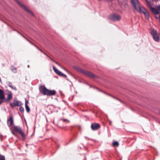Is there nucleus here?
Instances as JSON below:
<instances>
[{
    "label": "nucleus",
    "instance_id": "f257e3e1",
    "mask_svg": "<svg viewBox=\"0 0 160 160\" xmlns=\"http://www.w3.org/2000/svg\"><path fill=\"white\" fill-rule=\"evenodd\" d=\"M39 90L44 95L53 96L56 94V91L55 90H49L43 86L40 87Z\"/></svg>",
    "mask_w": 160,
    "mask_h": 160
},
{
    "label": "nucleus",
    "instance_id": "f03ea898",
    "mask_svg": "<svg viewBox=\"0 0 160 160\" xmlns=\"http://www.w3.org/2000/svg\"><path fill=\"white\" fill-rule=\"evenodd\" d=\"M13 128L15 132H18L21 135L22 140H25V135L21 128L19 126H14Z\"/></svg>",
    "mask_w": 160,
    "mask_h": 160
},
{
    "label": "nucleus",
    "instance_id": "7ed1b4c3",
    "mask_svg": "<svg viewBox=\"0 0 160 160\" xmlns=\"http://www.w3.org/2000/svg\"><path fill=\"white\" fill-rule=\"evenodd\" d=\"M77 70L79 71L80 72L82 73H83L86 75L87 76L91 78H95L96 76H95L92 73L87 71H85L84 70H83L82 69H81L80 68H76Z\"/></svg>",
    "mask_w": 160,
    "mask_h": 160
},
{
    "label": "nucleus",
    "instance_id": "20e7f679",
    "mask_svg": "<svg viewBox=\"0 0 160 160\" xmlns=\"http://www.w3.org/2000/svg\"><path fill=\"white\" fill-rule=\"evenodd\" d=\"M16 2H17V3L22 8L24 9L26 11H27V12H28V13H29L30 14H31L32 16H34V14L32 13V12H31L30 10H29L25 5H23L22 4L21 2H20L19 1H18V0H16Z\"/></svg>",
    "mask_w": 160,
    "mask_h": 160
},
{
    "label": "nucleus",
    "instance_id": "39448f33",
    "mask_svg": "<svg viewBox=\"0 0 160 160\" xmlns=\"http://www.w3.org/2000/svg\"><path fill=\"white\" fill-rule=\"evenodd\" d=\"M151 33L155 41L156 42H158L159 41V38L156 31L154 29H152L151 31Z\"/></svg>",
    "mask_w": 160,
    "mask_h": 160
},
{
    "label": "nucleus",
    "instance_id": "423d86ee",
    "mask_svg": "<svg viewBox=\"0 0 160 160\" xmlns=\"http://www.w3.org/2000/svg\"><path fill=\"white\" fill-rule=\"evenodd\" d=\"M109 18L110 20L115 21L119 20L121 19V17L119 15L112 14L110 15Z\"/></svg>",
    "mask_w": 160,
    "mask_h": 160
},
{
    "label": "nucleus",
    "instance_id": "0eeeda50",
    "mask_svg": "<svg viewBox=\"0 0 160 160\" xmlns=\"http://www.w3.org/2000/svg\"><path fill=\"white\" fill-rule=\"evenodd\" d=\"M132 5L134 7V9L136 10H138V7L140 5L139 2L138 0H131Z\"/></svg>",
    "mask_w": 160,
    "mask_h": 160
},
{
    "label": "nucleus",
    "instance_id": "6e6552de",
    "mask_svg": "<svg viewBox=\"0 0 160 160\" xmlns=\"http://www.w3.org/2000/svg\"><path fill=\"white\" fill-rule=\"evenodd\" d=\"M53 69L54 71L58 75L62 76L65 78H67V76L64 74L62 73L61 72L57 69L54 66H52Z\"/></svg>",
    "mask_w": 160,
    "mask_h": 160
},
{
    "label": "nucleus",
    "instance_id": "1a4fd4ad",
    "mask_svg": "<svg viewBox=\"0 0 160 160\" xmlns=\"http://www.w3.org/2000/svg\"><path fill=\"white\" fill-rule=\"evenodd\" d=\"M12 98V94L11 91H8L7 93V97L6 99L5 98L4 101L6 102L10 101Z\"/></svg>",
    "mask_w": 160,
    "mask_h": 160
},
{
    "label": "nucleus",
    "instance_id": "9d476101",
    "mask_svg": "<svg viewBox=\"0 0 160 160\" xmlns=\"http://www.w3.org/2000/svg\"><path fill=\"white\" fill-rule=\"evenodd\" d=\"M22 105L21 102L20 101H14L10 104V106L12 108L15 106H19Z\"/></svg>",
    "mask_w": 160,
    "mask_h": 160
},
{
    "label": "nucleus",
    "instance_id": "9b49d317",
    "mask_svg": "<svg viewBox=\"0 0 160 160\" xmlns=\"http://www.w3.org/2000/svg\"><path fill=\"white\" fill-rule=\"evenodd\" d=\"M100 128V125L98 123H93L91 125V128L93 130H96L99 128Z\"/></svg>",
    "mask_w": 160,
    "mask_h": 160
},
{
    "label": "nucleus",
    "instance_id": "f8f14e48",
    "mask_svg": "<svg viewBox=\"0 0 160 160\" xmlns=\"http://www.w3.org/2000/svg\"><path fill=\"white\" fill-rule=\"evenodd\" d=\"M13 118L12 116H11L7 120V124L8 127H11L13 124Z\"/></svg>",
    "mask_w": 160,
    "mask_h": 160
},
{
    "label": "nucleus",
    "instance_id": "ddd939ff",
    "mask_svg": "<svg viewBox=\"0 0 160 160\" xmlns=\"http://www.w3.org/2000/svg\"><path fill=\"white\" fill-rule=\"evenodd\" d=\"M139 12L141 13H142L144 12H145L146 10L143 7L139 6L138 7V10Z\"/></svg>",
    "mask_w": 160,
    "mask_h": 160
},
{
    "label": "nucleus",
    "instance_id": "4468645a",
    "mask_svg": "<svg viewBox=\"0 0 160 160\" xmlns=\"http://www.w3.org/2000/svg\"><path fill=\"white\" fill-rule=\"evenodd\" d=\"M150 10L152 12L155 13L156 15L158 14H159V12L158 11V9H157L153 7H150Z\"/></svg>",
    "mask_w": 160,
    "mask_h": 160
},
{
    "label": "nucleus",
    "instance_id": "2eb2a0df",
    "mask_svg": "<svg viewBox=\"0 0 160 160\" xmlns=\"http://www.w3.org/2000/svg\"><path fill=\"white\" fill-rule=\"evenodd\" d=\"M5 99V96L4 92L1 89H0V99L1 100H3Z\"/></svg>",
    "mask_w": 160,
    "mask_h": 160
},
{
    "label": "nucleus",
    "instance_id": "dca6fc26",
    "mask_svg": "<svg viewBox=\"0 0 160 160\" xmlns=\"http://www.w3.org/2000/svg\"><path fill=\"white\" fill-rule=\"evenodd\" d=\"M142 13H143L146 18L147 19H149V14L148 11L146 10L145 12H144Z\"/></svg>",
    "mask_w": 160,
    "mask_h": 160
},
{
    "label": "nucleus",
    "instance_id": "f3484780",
    "mask_svg": "<svg viewBox=\"0 0 160 160\" xmlns=\"http://www.w3.org/2000/svg\"><path fill=\"white\" fill-rule=\"evenodd\" d=\"M119 143L117 141H115L112 142V145L113 147L116 146L118 147L119 146Z\"/></svg>",
    "mask_w": 160,
    "mask_h": 160
},
{
    "label": "nucleus",
    "instance_id": "a211bd4d",
    "mask_svg": "<svg viewBox=\"0 0 160 160\" xmlns=\"http://www.w3.org/2000/svg\"><path fill=\"white\" fill-rule=\"evenodd\" d=\"M25 108L27 112H29L30 111V109L28 106H25Z\"/></svg>",
    "mask_w": 160,
    "mask_h": 160
},
{
    "label": "nucleus",
    "instance_id": "6ab92c4d",
    "mask_svg": "<svg viewBox=\"0 0 160 160\" xmlns=\"http://www.w3.org/2000/svg\"><path fill=\"white\" fill-rule=\"evenodd\" d=\"M9 86L11 87L12 89L15 90H16L17 89L16 87L15 86H12L11 84V83L9 85Z\"/></svg>",
    "mask_w": 160,
    "mask_h": 160
},
{
    "label": "nucleus",
    "instance_id": "aec40b11",
    "mask_svg": "<svg viewBox=\"0 0 160 160\" xmlns=\"http://www.w3.org/2000/svg\"><path fill=\"white\" fill-rule=\"evenodd\" d=\"M0 160H5V156L0 154Z\"/></svg>",
    "mask_w": 160,
    "mask_h": 160
},
{
    "label": "nucleus",
    "instance_id": "412c9836",
    "mask_svg": "<svg viewBox=\"0 0 160 160\" xmlns=\"http://www.w3.org/2000/svg\"><path fill=\"white\" fill-rule=\"evenodd\" d=\"M19 110L21 113H23L24 112V109L23 107H20L19 108Z\"/></svg>",
    "mask_w": 160,
    "mask_h": 160
},
{
    "label": "nucleus",
    "instance_id": "4be33fe9",
    "mask_svg": "<svg viewBox=\"0 0 160 160\" xmlns=\"http://www.w3.org/2000/svg\"><path fill=\"white\" fill-rule=\"evenodd\" d=\"M146 1H147V0H146ZM147 1V5L148 6V7H151V3L150 2H148V1Z\"/></svg>",
    "mask_w": 160,
    "mask_h": 160
},
{
    "label": "nucleus",
    "instance_id": "5701e85b",
    "mask_svg": "<svg viewBox=\"0 0 160 160\" xmlns=\"http://www.w3.org/2000/svg\"><path fill=\"white\" fill-rule=\"evenodd\" d=\"M54 62H55L56 64H57L60 67H62V66H61L60 64L58 63L57 62H56L55 61H54Z\"/></svg>",
    "mask_w": 160,
    "mask_h": 160
},
{
    "label": "nucleus",
    "instance_id": "b1692460",
    "mask_svg": "<svg viewBox=\"0 0 160 160\" xmlns=\"http://www.w3.org/2000/svg\"><path fill=\"white\" fill-rule=\"evenodd\" d=\"M28 101L27 100H26L25 102V106H28Z\"/></svg>",
    "mask_w": 160,
    "mask_h": 160
},
{
    "label": "nucleus",
    "instance_id": "393cba45",
    "mask_svg": "<svg viewBox=\"0 0 160 160\" xmlns=\"http://www.w3.org/2000/svg\"><path fill=\"white\" fill-rule=\"evenodd\" d=\"M1 101H0V105H1L2 103H4V102H6L4 101V100H2Z\"/></svg>",
    "mask_w": 160,
    "mask_h": 160
},
{
    "label": "nucleus",
    "instance_id": "a878e982",
    "mask_svg": "<svg viewBox=\"0 0 160 160\" xmlns=\"http://www.w3.org/2000/svg\"><path fill=\"white\" fill-rule=\"evenodd\" d=\"M66 72L69 74H71V72L68 70L66 71Z\"/></svg>",
    "mask_w": 160,
    "mask_h": 160
},
{
    "label": "nucleus",
    "instance_id": "bb28decb",
    "mask_svg": "<svg viewBox=\"0 0 160 160\" xmlns=\"http://www.w3.org/2000/svg\"><path fill=\"white\" fill-rule=\"evenodd\" d=\"M157 9H158V10L160 11V6H158L157 7Z\"/></svg>",
    "mask_w": 160,
    "mask_h": 160
},
{
    "label": "nucleus",
    "instance_id": "cd10ccee",
    "mask_svg": "<svg viewBox=\"0 0 160 160\" xmlns=\"http://www.w3.org/2000/svg\"><path fill=\"white\" fill-rule=\"evenodd\" d=\"M61 68H62V69H63V70H64L66 72V71L67 70V69H65V68L63 67H61Z\"/></svg>",
    "mask_w": 160,
    "mask_h": 160
},
{
    "label": "nucleus",
    "instance_id": "c85d7f7f",
    "mask_svg": "<svg viewBox=\"0 0 160 160\" xmlns=\"http://www.w3.org/2000/svg\"><path fill=\"white\" fill-rule=\"evenodd\" d=\"M12 134H13V135H15V132H14V131H12Z\"/></svg>",
    "mask_w": 160,
    "mask_h": 160
},
{
    "label": "nucleus",
    "instance_id": "c756f323",
    "mask_svg": "<svg viewBox=\"0 0 160 160\" xmlns=\"http://www.w3.org/2000/svg\"><path fill=\"white\" fill-rule=\"evenodd\" d=\"M39 49V50L41 51V52H42V51L41 50L39 49Z\"/></svg>",
    "mask_w": 160,
    "mask_h": 160
},
{
    "label": "nucleus",
    "instance_id": "7c9ffc66",
    "mask_svg": "<svg viewBox=\"0 0 160 160\" xmlns=\"http://www.w3.org/2000/svg\"><path fill=\"white\" fill-rule=\"evenodd\" d=\"M52 61L53 62H54V61H54V60H53V59H52Z\"/></svg>",
    "mask_w": 160,
    "mask_h": 160
},
{
    "label": "nucleus",
    "instance_id": "2f4dec72",
    "mask_svg": "<svg viewBox=\"0 0 160 160\" xmlns=\"http://www.w3.org/2000/svg\"><path fill=\"white\" fill-rule=\"evenodd\" d=\"M66 120H64H64H63V121L64 122L65 121H66Z\"/></svg>",
    "mask_w": 160,
    "mask_h": 160
}]
</instances>
